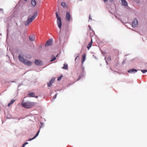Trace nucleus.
<instances>
[{
  "mask_svg": "<svg viewBox=\"0 0 147 147\" xmlns=\"http://www.w3.org/2000/svg\"><path fill=\"white\" fill-rule=\"evenodd\" d=\"M121 1L122 5L125 6H127L128 4L125 0H121Z\"/></svg>",
  "mask_w": 147,
  "mask_h": 147,
  "instance_id": "obj_10",
  "label": "nucleus"
},
{
  "mask_svg": "<svg viewBox=\"0 0 147 147\" xmlns=\"http://www.w3.org/2000/svg\"><path fill=\"white\" fill-rule=\"evenodd\" d=\"M141 71L143 73H144L146 72L147 71V70H141Z\"/></svg>",
  "mask_w": 147,
  "mask_h": 147,
  "instance_id": "obj_23",
  "label": "nucleus"
},
{
  "mask_svg": "<svg viewBox=\"0 0 147 147\" xmlns=\"http://www.w3.org/2000/svg\"><path fill=\"white\" fill-rule=\"evenodd\" d=\"M29 39L30 41H33L35 40V36L34 35H31L29 36Z\"/></svg>",
  "mask_w": 147,
  "mask_h": 147,
  "instance_id": "obj_9",
  "label": "nucleus"
},
{
  "mask_svg": "<svg viewBox=\"0 0 147 147\" xmlns=\"http://www.w3.org/2000/svg\"><path fill=\"white\" fill-rule=\"evenodd\" d=\"M85 57H86V54L85 53L84 54L82 57V63L83 64V63L84 62V61L85 59Z\"/></svg>",
  "mask_w": 147,
  "mask_h": 147,
  "instance_id": "obj_17",
  "label": "nucleus"
},
{
  "mask_svg": "<svg viewBox=\"0 0 147 147\" xmlns=\"http://www.w3.org/2000/svg\"><path fill=\"white\" fill-rule=\"evenodd\" d=\"M109 61H111V56H109L107 59Z\"/></svg>",
  "mask_w": 147,
  "mask_h": 147,
  "instance_id": "obj_25",
  "label": "nucleus"
},
{
  "mask_svg": "<svg viewBox=\"0 0 147 147\" xmlns=\"http://www.w3.org/2000/svg\"><path fill=\"white\" fill-rule=\"evenodd\" d=\"M36 98H37L38 97L37 96L36 97Z\"/></svg>",
  "mask_w": 147,
  "mask_h": 147,
  "instance_id": "obj_37",
  "label": "nucleus"
},
{
  "mask_svg": "<svg viewBox=\"0 0 147 147\" xmlns=\"http://www.w3.org/2000/svg\"><path fill=\"white\" fill-rule=\"evenodd\" d=\"M25 144H24L23 145H22V147H24V146H25Z\"/></svg>",
  "mask_w": 147,
  "mask_h": 147,
  "instance_id": "obj_30",
  "label": "nucleus"
},
{
  "mask_svg": "<svg viewBox=\"0 0 147 147\" xmlns=\"http://www.w3.org/2000/svg\"><path fill=\"white\" fill-rule=\"evenodd\" d=\"M61 5L64 8H65L67 7V6L65 3L63 2L61 3Z\"/></svg>",
  "mask_w": 147,
  "mask_h": 147,
  "instance_id": "obj_18",
  "label": "nucleus"
},
{
  "mask_svg": "<svg viewBox=\"0 0 147 147\" xmlns=\"http://www.w3.org/2000/svg\"><path fill=\"white\" fill-rule=\"evenodd\" d=\"M89 19H90V20H92V19L91 17V16L90 15L89 16Z\"/></svg>",
  "mask_w": 147,
  "mask_h": 147,
  "instance_id": "obj_28",
  "label": "nucleus"
},
{
  "mask_svg": "<svg viewBox=\"0 0 147 147\" xmlns=\"http://www.w3.org/2000/svg\"><path fill=\"white\" fill-rule=\"evenodd\" d=\"M24 144H25V145H26V144H28V143L27 142H26Z\"/></svg>",
  "mask_w": 147,
  "mask_h": 147,
  "instance_id": "obj_29",
  "label": "nucleus"
},
{
  "mask_svg": "<svg viewBox=\"0 0 147 147\" xmlns=\"http://www.w3.org/2000/svg\"><path fill=\"white\" fill-rule=\"evenodd\" d=\"M24 1H27V0H24Z\"/></svg>",
  "mask_w": 147,
  "mask_h": 147,
  "instance_id": "obj_35",
  "label": "nucleus"
},
{
  "mask_svg": "<svg viewBox=\"0 0 147 147\" xmlns=\"http://www.w3.org/2000/svg\"><path fill=\"white\" fill-rule=\"evenodd\" d=\"M54 79H52L49 82V83H47V86L48 87H50L51 86L52 84L54 82Z\"/></svg>",
  "mask_w": 147,
  "mask_h": 147,
  "instance_id": "obj_11",
  "label": "nucleus"
},
{
  "mask_svg": "<svg viewBox=\"0 0 147 147\" xmlns=\"http://www.w3.org/2000/svg\"><path fill=\"white\" fill-rule=\"evenodd\" d=\"M31 5L34 7H35L36 5V2L35 0H31Z\"/></svg>",
  "mask_w": 147,
  "mask_h": 147,
  "instance_id": "obj_13",
  "label": "nucleus"
},
{
  "mask_svg": "<svg viewBox=\"0 0 147 147\" xmlns=\"http://www.w3.org/2000/svg\"><path fill=\"white\" fill-rule=\"evenodd\" d=\"M56 59V57L54 55H53L52 56V59L50 61L52 62L54 61Z\"/></svg>",
  "mask_w": 147,
  "mask_h": 147,
  "instance_id": "obj_21",
  "label": "nucleus"
},
{
  "mask_svg": "<svg viewBox=\"0 0 147 147\" xmlns=\"http://www.w3.org/2000/svg\"><path fill=\"white\" fill-rule=\"evenodd\" d=\"M92 43V39H91V41L88 44L87 48L88 49H89L90 47H91Z\"/></svg>",
  "mask_w": 147,
  "mask_h": 147,
  "instance_id": "obj_14",
  "label": "nucleus"
},
{
  "mask_svg": "<svg viewBox=\"0 0 147 147\" xmlns=\"http://www.w3.org/2000/svg\"><path fill=\"white\" fill-rule=\"evenodd\" d=\"M62 68L65 69H67L68 65L66 64H64V66L62 67Z\"/></svg>",
  "mask_w": 147,
  "mask_h": 147,
  "instance_id": "obj_20",
  "label": "nucleus"
},
{
  "mask_svg": "<svg viewBox=\"0 0 147 147\" xmlns=\"http://www.w3.org/2000/svg\"><path fill=\"white\" fill-rule=\"evenodd\" d=\"M137 70L136 69H130L128 71V72L129 73H132L134 72H136Z\"/></svg>",
  "mask_w": 147,
  "mask_h": 147,
  "instance_id": "obj_15",
  "label": "nucleus"
},
{
  "mask_svg": "<svg viewBox=\"0 0 147 147\" xmlns=\"http://www.w3.org/2000/svg\"><path fill=\"white\" fill-rule=\"evenodd\" d=\"M78 57H79V56H77V57L76 58V59H75V61H76V59H77V58Z\"/></svg>",
  "mask_w": 147,
  "mask_h": 147,
  "instance_id": "obj_31",
  "label": "nucleus"
},
{
  "mask_svg": "<svg viewBox=\"0 0 147 147\" xmlns=\"http://www.w3.org/2000/svg\"><path fill=\"white\" fill-rule=\"evenodd\" d=\"M24 64L26 65L29 66H30L32 65V62L29 61L28 60L26 59L25 60V61L24 63Z\"/></svg>",
  "mask_w": 147,
  "mask_h": 147,
  "instance_id": "obj_5",
  "label": "nucleus"
},
{
  "mask_svg": "<svg viewBox=\"0 0 147 147\" xmlns=\"http://www.w3.org/2000/svg\"><path fill=\"white\" fill-rule=\"evenodd\" d=\"M90 27V26H89Z\"/></svg>",
  "mask_w": 147,
  "mask_h": 147,
  "instance_id": "obj_36",
  "label": "nucleus"
},
{
  "mask_svg": "<svg viewBox=\"0 0 147 147\" xmlns=\"http://www.w3.org/2000/svg\"><path fill=\"white\" fill-rule=\"evenodd\" d=\"M38 13L36 12L34 15L32 16H29L27 20L25 22L24 25L26 26L28 25L38 15Z\"/></svg>",
  "mask_w": 147,
  "mask_h": 147,
  "instance_id": "obj_1",
  "label": "nucleus"
},
{
  "mask_svg": "<svg viewBox=\"0 0 147 147\" xmlns=\"http://www.w3.org/2000/svg\"><path fill=\"white\" fill-rule=\"evenodd\" d=\"M56 18L57 19V23L58 26L61 30V27L62 26V22L61 19L60 17H59L58 14L57 13H56Z\"/></svg>",
  "mask_w": 147,
  "mask_h": 147,
  "instance_id": "obj_3",
  "label": "nucleus"
},
{
  "mask_svg": "<svg viewBox=\"0 0 147 147\" xmlns=\"http://www.w3.org/2000/svg\"><path fill=\"white\" fill-rule=\"evenodd\" d=\"M62 77V76H61L58 77L57 79L58 80H59V81L61 79Z\"/></svg>",
  "mask_w": 147,
  "mask_h": 147,
  "instance_id": "obj_24",
  "label": "nucleus"
},
{
  "mask_svg": "<svg viewBox=\"0 0 147 147\" xmlns=\"http://www.w3.org/2000/svg\"><path fill=\"white\" fill-rule=\"evenodd\" d=\"M39 132H40V130L38 131L37 132V133H36V135L34 137H33L32 138H30L28 141H30V140H31L33 139H34L39 134Z\"/></svg>",
  "mask_w": 147,
  "mask_h": 147,
  "instance_id": "obj_16",
  "label": "nucleus"
},
{
  "mask_svg": "<svg viewBox=\"0 0 147 147\" xmlns=\"http://www.w3.org/2000/svg\"><path fill=\"white\" fill-rule=\"evenodd\" d=\"M108 0H104V1H105V2H106Z\"/></svg>",
  "mask_w": 147,
  "mask_h": 147,
  "instance_id": "obj_33",
  "label": "nucleus"
},
{
  "mask_svg": "<svg viewBox=\"0 0 147 147\" xmlns=\"http://www.w3.org/2000/svg\"><path fill=\"white\" fill-rule=\"evenodd\" d=\"M52 40H48L45 44V46L46 47H47L49 46H50L52 45Z\"/></svg>",
  "mask_w": 147,
  "mask_h": 147,
  "instance_id": "obj_6",
  "label": "nucleus"
},
{
  "mask_svg": "<svg viewBox=\"0 0 147 147\" xmlns=\"http://www.w3.org/2000/svg\"><path fill=\"white\" fill-rule=\"evenodd\" d=\"M67 34V36H68L69 35V31H67L66 32Z\"/></svg>",
  "mask_w": 147,
  "mask_h": 147,
  "instance_id": "obj_26",
  "label": "nucleus"
},
{
  "mask_svg": "<svg viewBox=\"0 0 147 147\" xmlns=\"http://www.w3.org/2000/svg\"><path fill=\"white\" fill-rule=\"evenodd\" d=\"M106 62L107 63V64H108V62H107V61H106Z\"/></svg>",
  "mask_w": 147,
  "mask_h": 147,
  "instance_id": "obj_34",
  "label": "nucleus"
},
{
  "mask_svg": "<svg viewBox=\"0 0 147 147\" xmlns=\"http://www.w3.org/2000/svg\"><path fill=\"white\" fill-rule=\"evenodd\" d=\"M18 58L21 62H22L23 63L25 61L26 59H25L21 55H19L18 56Z\"/></svg>",
  "mask_w": 147,
  "mask_h": 147,
  "instance_id": "obj_7",
  "label": "nucleus"
},
{
  "mask_svg": "<svg viewBox=\"0 0 147 147\" xmlns=\"http://www.w3.org/2000/svg\"><path fill=\"white\" fill-rule=\"evenodd\" d=\"M110 1H111V2H112V1H114V0H109Z\"/></svg>",
  "mask_w": 147,
  "mask_h": 147,
  "instance_id": "obj_32",
  "label": "nucleus"
},
{
  "mask_svg": "<svg viewBox=\"0 0 147 147\" xmlns=\"http://www.w3.org/2000/svg\"><path fill=\"white\" fill-rule=\"evenodd\" d=\"M15 101V100L13 99L11 100L10 101V102L8 104V106L9 107L11 105L13 104L14 103Z\"/></svg>",
  "mask_w": 147,
  "mask_h": 147,
  "instance_id": "obj_19",
  "label": "nucleus"
},
{
  "mask_svg": "<svg viewBox=\"0 0 147 147\" xmlns=\"http://www.w3.org/2000/svg\"><path fill=\"white\" fill-rule=\"evenodd\" d=\"M71 17L69 13L68 12H66V19L68 22L70 21Z\"/></svg>",
  "mask_w": 147,
  "mask_h": 147,
  "instance_id": "obj_4",
  "label": "nucleus"
},
{
  "mask_svg": "<svg viewBox=\"0 0 147 147\" xmlns=\"http://www.w3.org/2000/svg\"><path fill=\"white\" fill-rule=\"evenodd\" d=\"M138 25V22L136 19L134 20L132 22V26L133 27H136Z\"/></svg>",
  "mask_w": 147,
  "mask_h": 147,
  "instance_id": "obj_8",
  "label": "nucleus"
},
{
  "mask_svg": "<svg viewBox=\"0 0 147 147\" xmlns=\"http://www.w3.org/2000/svg\"><path fill=\"white\" fill-rule=\"evenodd\" d=\"M28 95L30 96L34 97L35 96V94L33 93H31L28 94Z\"/></svg>",
  "mask_w": 147,
  "mask_h": 147,
  "instance_id": "obj_22",
  "label": "nucleus"
},
{
  "mask_svg": "<svg viewBox=\"0 0 147 147\" xmlns=\"http://www.w3.org/2000/svg\"><path fill=\"white\" fill-rule=\"evenodd\" d=\"M56 96H57V94H55V96L53 97L54 99H55V98H56Z\"/></svg>",
  "mask_w": 147,
  "mask_h": 147,
  "instance_id": "obj_27",
  "label": "nucleus"
},
{
  "mask_svg": "<svg viewBox=\"0 0 147 147\" xmlns=\"http://www.w3.org/2000/svg\"><path fill=\"white\" fill-rule=\"evenodd\" d=\"M21 105L23 107L29 109L33 107L34 105V103L30 102H24L23 101L21 103Z\"/></svg>",
  "mask_w": 147,
  "mask_h": 147,
  "instance_id": "obj_2",
  "label": "nucleus"
},
{
  "mask_svg": "<svg viewBox=\"0 0 147 147\" xmlns=\"http://www.w3.org/2000/svg\"><path fill=\"white\" fill-rule=\"evenodd\" d=\"M41 61L38 60H36L35 61V63L37 65H40Z\"/></svg>",
  "mask_w": 147,
  "mask_h": 147,
  "instance_id": "obj_12",
  "label": "nucleus"
}]
</instances>
